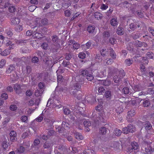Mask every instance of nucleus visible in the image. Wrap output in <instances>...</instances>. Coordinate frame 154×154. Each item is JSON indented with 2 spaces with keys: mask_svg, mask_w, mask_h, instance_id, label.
<instances>
[{
  "mask_svg": "<svg viewBox=\"0 0 154 154\" xmlns=\"http://www.w3.org/2000/svg\"><path fill=\"white\" fill-rule=\"evenodd\" d=\"M135 128L132 124H129L127 127H125L122 128V133L125 134H127L129 133H133L135 131Z\"/></svg>",
  "mask_w": 154,
  "mask_h": 154,
  "instance_id": "obj_1",
  "label": "nucleus"
},
{
  "mask_svg": "<svg viewBox=\"0 0 154 154\" xmlns=\"http://www.w3.org/2000/svg\"><path fill=\"white\" fill-rule=\"evenodd\" d=\"M109 130L108 128L105 127H102L100 128L99 130V133L100 135H101L102 137L103 136H105L109 134Z\"/></svg>",
  "mask_w": 154,
  "mask_h": 154,
  "instance_id": "obj_2",
  "label": "nucleus"
},
{
  "mask_svg": "<svg viewBox=\"0 0 154 154\" xmlns=\"http://www.w3.org/2000/svg\"><path fill=\"white\" fill-rule=\"evenodd\" d=\"M144 144H147V146L146 147L145 150L146 152L148 153V154H153L154 152V148H152V147L150 144H148L146 143V142L144 141Z\"/></svg>",
  "mask_w": 154,
  "mask_h": 154,
  "instance_id": "obj_3",
  "label": "nucleus"
},
{
  "mask_svg": "<svg viewBox=\"0 0 154 154\" xmlns=\"http://www.w3.org/2000/svg\"><path fill=\"white\" fill-rule=\"evenodd\" d=\"M72 94L75 97H76L78 100H80L82 98V95L81 91L74 90L72 91Z\"/></svg>",
  "mask_w": 154,
  "mask_h": 154,
  "instance_id": "obj_4",
  "label": "nucleus"
},
{
  "mask_svg": "<svg viewBox=\"0 0 154 154\" xmlns=\"http://www.w3.org/2000/svg\"><path fill=\"white\" fill-rule=\"evenodd\" d=\"M15 69V65H10L7 67L6 72L7 74H9L14 71Z\"/></svg>",
  "mask_w": 154,
  "mask_h": 154,
  "instance_id": "obj_5",
  "label": "nucleus"
},
{
  "mask_svg": "<svg viewBox=\"0 0 154 154\" xmlns=\"http://www.w3.org/2000/svg\"><path fill=\"white\" fill-rule=\"evenodd\" d=\"M122 78L119 75H115L113 77V80L115 83L120 84L122 82Z\"/></svg>",
  "mask_w": 154,
  "mask_h": 154,
  "instance_id": "obj_6",
  "label": "nucleus"
},
{
  "mask_svg": "<svg viewBox=\"0 0 154 154\" xmlns=\"http://www.w3.org/2000/svg\"><path fill=\"white\" fill-rule=\"evenodd\" d=\"M53 146V143L51 141H46L43 145L45 149H51Z\"/></svg>",
  "mask_w": 154,
  "mask_h": 154,
  "instance_id": "obj_7",
  "label": "nucleus"
},
{
  "mask_svg": "<svg viewBox=\"0 0 154 154\" xmlns=\"http://www.w3.org/2000/svg\"><path fill=\"white\" fill-rule=\"evenodd\" d=\"M116 32L118 35H122L124 34V29L120 25L119 26Z\"/></svg>",
  "mask_w": 154,
  "mask_h": 154,
  "instance_id": "obj_8",
  "label": "nucleus"
},
{
  "mask_svg": "<svg viewBox=\"0 0 154 154\" xmlns=\"http://www.w3.org/2000/svg\"><path fill=\"white\" fill-rule=\"evenodd\" d=\"M140 26L139 24L138 23H132L129 25L130 28L133 30L137 28L140 27Z\"/></svg>",
  "mask_w": 154,
  "mask_h": 154,
  "instance_id": "obj_9",
  "label": "nucleus"
},
{
  "mask_svg": "<svg viewBox=\"0 0 154 154\" xmlns=\"http://www.w3.org/2000/svg\"><path fill=\"white\" fill-rule=\"evenodd\" d=\"M10 76L12 81H15L19 78V77L15 71L12 72V74L10 75Z\"/></svg>",
  "mask_w": 154,
  "mask_h": 154,
  "instance_id": "obj_10",
  "label": "nucleus"
},
{
  "mask_svg": "<svg viewBox=\"0 0 154 154\" xmlns=\"http://www.w3.org/2000/svg\"><path fill=\"white\" fill-rule=\"evenodd\" d=\"M146 56L148 59H154V53L151 51L147 52Z\"/></svg>",
  "mask_w": 154,
  "mask_h": 154,
  "instance_id": "obj_11",
  "label": "nucleus"
},
{
  "mask_svg": "<svg viewBox=\"0 0 154 154\" xmlns=\"http://www.w3.org/2000/svg\"><path fill=\"white\" fill-rule=\"evenodd\" d=\"M12 24L15 25L18 24L20 22V19L18 18H13L11 19Z\"/></svg>",
  "mask_w": 154,
  "mask_h": 154,
  "instance_id": "obj_12",
  "label": "nucleus"
},
{
  "mask_svg": "<svg viewBox=\"0 0 154 154\" xmlns=\"http://www.w3.org/2000/svg\"><path fill=\"white\" fill-rule=\"evenodd\" d=\"M53 105L55 107H57V108H60L62 106L61 104V102L58 100H55L53 103Z\"/></svg>",
  "mask_w": 154,
  "mask_h": 154,
  "instance_id": "obj_13",
  "label": "nucleus"
},
{
  "mask_svg": "<svg viewBox=\"0 0 154 154\" xmlns=\"http://www.w3.org/2000/svg\"><path fill=\"white\" fill-rule=\"evenodd\" d=\"M143 89V87L138 85H135L134 87V89L135 92L142 91Z\"/></svg>",
  "mask_w": 154,
  "mask_h": 154,
  "instance_id": "obj_14",
  "label": "nucleus"
},
{
  "mask_svg": "<svg viewBox=\"0 0 154 154\" xmlns=\"http://www.w3.org/2000/svg\"><path fill=\"white\" fill-rule=\"evenodd\" d=\"M40 141L38 139H35L33 142V145L31 146V149H32L35 148V146H38L40 143Z\"/></svg>",
  "mask_w": 154,
  "mask_h": 154,
  "instance_id": "obj_15",
  "label": "nucleus"
},
{
  "mask_svg": "<svg viewBox=\"0 0 154 154\" xmlns=\"http://www.w3.org/2000/svg\"><path fill=\"white\" fill-rule=\"evenodd\" d=\"M104 96L106 98H109V99H110L112 96L111 91L109 90L106 91L104 94Z\"/></svg>",
  "mask_w": 154,
  "mask_h": 154,
  "instance_id": "obj_16",
  "label": "nucleus"
},
{
  "mask_svg": "<svg viewBox=\"0 0 154 154\" xmlns=\"http://www.w3.org/2000/svg\"><path fill=\"white\" fill-rule=\"evenodd\" d=\"M144 126L146 130H150L152 127V125L149 121H146L145 122Z\"/></svg>",
  "mask_w": 154,
  "mask_h": 154,
  "instance_id": "obj_17",
  "label": "nucleus"
},
{
  "mask_svg": "<svg viewBox=\"0 0 154 154\" xmlns=\"http://www.w3.org/2000/svg\"><path fill=\"white\" fill-rule=\"evenodd\" d=\"M101 83L105 86H109L111 83V81L107 79L105 80H101Z\"/></svg>",
  "mask_w": 154,
  "mask_h": 154,
  "instance_id": "obj_18",
  "label": "nucleus"
},
{
  "mask_svg": "<svg viewBox=\"0 0 154 154\" xmlns=\"http://www.w3.org/2000/svg\"><path fill=\"white\" fill-rule=\"evenodd\" d=\"M61 125L66 130H68L69 128V125L67 122H63Z\"/></svg>",
  "mask_w": 154,
  "mask_h": 154,
  "instance_id": "obj_19",
  "label": "nucleus"
},
{
  "mask_svg": "<svg viewBox=\"0 0 154 154\" xmlns=\"http://www.w3.org/2000/svg\"><path fill=\"white\" fill-rule=\"evenodd\" d=\"M143 100V106L147 107L150 106V103L149 99H144Z\"/></svg>",
  "mask_w": 154,
  "mask_h": 154,
  "instance_id": "obj_20",
  "label": "nucleus"
},
{
  "mask_svg": "<svg viewBox=\"0 0 154 154\" xmlns=\"http://www.w3.org/2000/svg\"><path fill=\"white\" fill-rule=\"evenodd\" d=\"M110 55L111 57L113 59H115L116 58V53L114 52L113 49L111 48H110Z\"/></svg>",
  "mask_w": 154,
  "mask_h": 154,
  "instance_id": "obj_21",
  "label": "nucleus"
},
{
  "mask_svg": "<svg viewBox=\"0 0 154 154\" xmlns=\"http://www.w3.org/2000/svg\"><path fill=\"white\" fill-rule=\"evenodd\" d=\"M56 130L57 131H58L59 133H60L66 132V130L63 128L61 125L58 126V127L56 128Z\"/></svg>",
  "mask_w": 154,
  "mask_h": 154,
  "instance_id": "obj_22",
  "label": "nucleus"
},
{
  "mask_svg": "<svg viewBox=\"0 0 154 154\" xmlns=\"http://www.w3.org/2000/svg\"><path fill=\"white\" fill-rule=\"evenodd\" d=\"M131 146L132 148L134 150H137L138 148V143L135 142H134L131 143Z\"/></svg>",
  "mask_w": 154,
  "mask_h": 154,
  "instance_id": "obj_23",
  "label": "nucleus"
},
{
  "mask_svg": "<svg viewBox=\"0 0 154 154\" xmlns=\"http://www.w3.org/2000/svg\"><path fill=\"white\" fill-rule=\"evenodd\" d=\"M78 79V81L79 82H81V84H83L84 82L85 79V77L82 76V75H79V76L76 77Z\"/></svg>",
  "mask_w": 154,
  "mask_h": 154,
  "instance_id": "obj_24",
  "label": "nucleus"
},
{
  "mask_svg": "<svg viewBox=\"0 0 154 154\" xmlns=\"http://www.w3.org/2000/svg\"><path fill=\"white\" fill-rule=\"evenodd\" d=\"M119 76L120 77L122 78V79L125 76V73L124 71L122 69H120L119 71Z\"/></svg>",
  "mask_w": 154,
  "mask_h": 154,
  "instance_id": "obj_25",
  "label": "nucleus"
},
{
  "mask_svg": "<svg viewBox=\"0 0 154 154\" xmlns=\"http://www.w3.org/2000/svg\"><path fill=\"white\" fill-rule=\"evenodd\" d=\"M95 29V27L94 26L89 25L87 27V30L90 33L93 32Z\"/></svg>",
  "mask_w": 154,
  "mask_h": 154,
  "instance_id": "obj_26",
  "label": "nucleus"
},
{
  "mask_svg": "<svg viewBox=\"0 0 154 154\" xmlns=\"http://www.w3.org/2000/svg\"><path fill=\"white\" fill-rule=\"evenodd\" d=\"M34 37L38 39H41L43 38V35L39 32H36L34 34Z\"/></svg>",
  "mask_w": 154,
  "mask_h": 154,
  "instance_id": "obj_27",
  "label": "nucleus"
},
{
  "mask_svg": "<svg viewBox=\"0 0 154 154\" xmlns=\"http://www.w3.org/2000/svg\"><path fill=\"white\" fill-rule=\"evenodd\" d=\"M110 23L112 26H115L118 23L117 20L115 18H112L111 20Z\"/></svg>",
  "mask_w": 154,
  "mask_h": 154,
  "instance_id": "obj_28",
  "label": "nucleus"
},
{
  "mask_svg": "<svg viewBox=\"0 0 154 154\" xmlns=\"http://www.w3.org/2000/svg\"><path fill=\"white\" fill-rule=\"evenodd\" d=\"M110 35V34L109 31H105L103 33V36L104 38H108Z\"/></svg>",
  "mask_w": 154,
  "mask_h": 154,
  "instance_id": "obj_29",
  "label": "nucleus"
},
{
  "mask_svg": "<svg viewBox=\"0 0 154 154\" xmlns=\"http://www.w3.org/2000/svg\"><path fill=\"white\" fill-rule=\"evenodd\" d=\"M74 86L75 88V89H74V90L80 91V89H81V85L79 83H76L75 84Z\"/></svg>",
  "mask_w": 154,
  "mask_h": 154,
  "instance_id": "obj_30",
  "label": "nucleus"
},
{
  "mask_svg": "<svg viewBox=\"0 0 154 154\" xmlns=\"http://www.w3.org/2000/svg\"><path fill=\"white\" fill-rule=\"evenodd\" d=\"M22 29L23 27L21 25H17L15 27V30L18 32H20L22 30Z\"/></svg>",
  "mask_w": 154,
  "mask_h": 154,
  "instance_id": "obj_31",
  "label": "nucleus"
},
{
  "mask_svg": "<svg viewBox=\"0 0 154 154\" xmlns=\"http://www.w3.org/2000/svg\"><path fill=\"white\" fill-rule=\"evenodd\" d=\"M30 132L29 131L23 133L22 136L23 139H25L26 137H28L29 136Z\"/></svg>",
  "mask_w": 154,
  "mask_h": 154,
  "instance_id": "obj_32",
  "label": "nucleus"
},
{
  "mask_svg": "<svg viewBox=\"0 0 154 154\" xmlns=\"http://www.w3.org/2000/svg\"><path fill=\"white\" fill-rule=\"evenodd\" d=\"M39 61L38 58L36 56L33 57L31 59V62L32 63H36Z\"/></svg>",
  "mask_w": 154,
  "mask_h": 154,
  "instance_id": "obj_33",
  "label": "nucleus"
},
{
  "mask_svg": "<svg viewBox=\"0 0 154 154\" xmlns=\"http://www.w3.org/2000/svg\"><path fill=\"white\" fill-rule=\"evenodd\" d=\"M122 133V131H121L120 129L116 128L115 130V134L118 137L120 136Z\"/></svg>",
  "mask_w": 154,
  "mask_h": 154,
  "instance_id": "obj_34",
  "label": "nucleus"
},
{
  "mask_svg": "<svg viewBox=\"0 0 154 154\" xmlns=\"http://www.w3.org/2000/svg\"><path fill=\"white\" fill-rule=\"evenodd\" d=\"M88 74V71L87 70H83L81 72L80 75H82L84 77H86L87 75Z\"/></svg>",
  "mask_w": 154,
  "mask_h": 154,
  "instance_id": "obj_35",
  "label": "nucleus"
},
{
  "mask_svg": "<svg viewBox=\"0 0 154 154\" xmlns=\"http://www.w3.org/2000/svg\"><path fill=\"white\" fill-rule=\"evenodd\" d=\"M96 61L98 62H100L102 61V57L100 54H97L95 57Z\"/></svg>",
  "mask_w": 154,
  "mask_h": 154,
  "instance_id": "obj_36",
  "label": "nucleus"
},
{
  "mask_svg": "<svg viewBox=\"0 0 154 154\" xmlns=\"http://www.w3.org/2000/svg\"><path fill=\"white\" fill-rule=\"evenodd\" d=\"M10 51H9L7 49H5L2 52H1V55L3 56H6L8 54H9Z\"/></svg>",
  "mask_w": 154,
  "mask_h": 154,
  "instance_id": "obj_37",
  "label": "nucleus"
},
{
  "mask_svg": "<svg viewBox=\"0 0 154 154\" xmlns=\"http://www.w3.org/2000/svg\"><path fill=\"white\" fill-rule=\"evenodd\" d=\"M84 125L85 127L88 128V127H90L91 125V123L88 121H85L84 122Z\"/></svg>",
  "mask_w": 154,
  "mask_h": 154,
  "instance_id": "obj_38",
  "label": "nucleus"
},
{
  "mask_svg": "<svg viewBox=\"0 0 154 154\" xmlns=\"http://www.w3.org/2000/svg\"><path fill=\"white\" fill-rule=\"evenodd\" d=\"M52 41L55 43H57L58 40V37L56 35H54L52 36Z\"/></svg>",
  "mask_w": 154,
  "mask_h": 154,
  "instance_id": "obj_39",
  "label": "nucleus"
},
{
  "mask_svg": "<svg viewBox=\"0 0 154 154\" xmlns=\"http://www.w3.org/2000/svg\"><path fill=\"white\" fill-rule=\"evenodd\" d=\"M8 10L10 12L13 13L16 10L15 6L11 5L10 8L8 9Z\"/></svg>",
  "mask_w": 154,
  "mask_h": 154,
  "instance_id": "obj_40",
  "label": "nucleus"
},
{
  "mask_svg": "<svg viewBox=\"0 0 154 154\" xmlns=\"http://www.w3.org/2000/svg\"><path fill=\"white\" fill-rule=\"evenodd\" d=\"M98 92L100 94H102V93H104L106 91L105 89L103 86H100L98 88Z\"/></svg>",
  "mask_w": 154,
  "mask_h": 154,
  "instance_id": "obj_41",
  "label": "nucleus"
},
{
  "mask_svg": "<svg viewBox=\"0 0 154 154\" xmlns=\"http://www.w3.org/2000/svg\"><path fill=\"white\" fill-rule=\"evenodd\" d=\"M75 137L79 140H82L83 139V137L82 135L80 133H77L76 136H75Z\"/></svg>",
  "mask_w": 154,
  "mask_h": 154,
  "instance_id": "obj_42",
  "label": "nucleus"
},
{
  "mask_svg": "<svg viewBox=\"0 0 154 154\" xmlns=\"http://www.w3.org/2000/svg\"><path fill=\"white\" fill-rule=\"evenodd\" d=\"M85 78L87 79L88 81H91L94 78L93 75L91 74H88L85 77Z\"/></svg>",
  "mask_w": 154,
  "mask_h": 154,
  "instance_id": "obj_43",
  "label": "nucleus"
},
{
  "mask_svg": "<svg viewBox=\"0 0 154 154\" xmlns=\"http://www.w3.org/2000/svg\"><path fill=\"white\" fill-rule=\"evenodd\" d=\"M49 123H47L48 129H52L54 127L53 123L52 121H49Z\"/></svg>",
  "mask_w": 154,
  "mask_h": 154,
  "instance_id": "obj_44",
  "label": "nucleus"
},
{
  "mask_svg": "<svg viewBox=\"0 0 154 154\" xmlns=\"http://www.w3.org/2000/svg\"><path fill=\"white\" fill-rule=\"evenodd\" d=\"M131 36L133 39L135 40L139 38L138 33H135L134 32L132 33Z\"/></svg>",
  "mask_w": 154,
  "mask_h": 154,
  "instance_id": "obj_45",
  "label": "nucleus"
},
{
  "mask_svg": "<svg viewBox=\"0 0 154 154\" xmlns=\"http://www.w3.org/2000/svg\"><path fill=\"white\" fill-rule=\"evenodd\" d=\"M41 22L43 25H47L48 23V20L46 18H44L42 20Z\"/></svg>",
  "mask_w": 154,
  "mask_h": 154,
  "instance_id": "obj_46",
  "label": "nucleus"
},
{
  "mask_svg": "<svg viewBox=\"0 0 154 154\" xmlns=\"http://www.w3.org/2000/svg\"><path fill=\"white\" fill-rule=\"evenodd\" d=\"M122 91L125 94H127L129 92V89L128 87H125L122 89Z\"/></svg>",
  "mask_w": 154,
  "mask_h": 154,
  "instance_id": "obj_47",
  "label": "nucleus"
},
{
  "mask_svg": "<svg viewBox=\"0 0 154 154\" xmlns=\"http://www.w3.org/2000/svg\"><path fill=\"white\" fill-rule=\"evenodd\" d=\"M116 39L114 38H111L109 39V42L112 45H114L116 44Z\"/></svg>",
  "mask_w": 154,
  "mask_h": 154,
  "instance_id": "obj_48",
  "label": "nucleus"
},
{
  "mask_svg": "<svg viewBox=\"0 0 154 154\" xmlns=\"http://www.w3.org/2000/svg\"><path fill=\"white\" fill-rule=\"evenodd\" d=\"M48 44L46 42L42 43L41 45L42 48L44 50H46L48 49Z\"/></svg>",
  "mask_w": 154,
  "mask_h": 154,
  "instance_id": "obj_49",
  "label": "nucleus"
},
{
  "mask_svg": "<svg viewBox=\"0 0 154 154\" xmlns=\"http://www.w3.org/2000/svg\"><path fill=\"white\" fill-rule=\"evenodd\" d=\"M143 42L139 41H136V45L137 47H141L142 46Z\"/></svg>",
  "mask_w": 154,
  "mask_h": 154,
  "instance_id": "obj_50",
  "label": "nucleus"
},
{
  "mask_svg": "<svg viewBox=\"0 0 154 154\" xmlns=\"http://www.w3.org/2000/svg\"><path fill=\"white\" fill-rule=\"evenodd\" d=\"M79 107L80 108V109H79V110H81V109H83V112L84 111V108L85 107V105L84 104H83V103H80L79 104Z\"/></svg>",
  "mask_w": 154,
  "mask_h": 154,
  "instance_id": "obj_51",
  "label": "nucleus"
},
{
  "mask_svg": "<svg viewBox=\"0 0 154 154\" xmlns=\"http://www.w3.org/2000/svg\"><path fill=\"white\" fill-rule=\"evenodd\" d=\"M86 54L83 52H81L79 54V57L81 59H84L85 57Z\"/></svg>",
  "mask_w": 154,
  "mask_h": 154,
  "instance_id": "obj_52",
  "label": "nucleus"
},
{
  "mask_svg": "<svg viewBox=\"0 0 154 154\" xmlns=\"http://www.w3.org/2000/svg\"><path fill=\"white\" fill-rule=\"evenodd\" d=\"M10 109L12 111H15L17 109V107L16 105H11L10 107Z\"/></svg>",
  "mask_w": 154,
  "mask_h": 154,
  "instance_id": "obj_53",
  "label": "nucleus"
},
{
  "mask_svg": "<svg viewBox=\"0 0 154 154\" xmlns=\"http://www.w3.org/2000/svg\"><path fill=\"white\" fill-rule=\"evenodd\" d=\"M63 112L65 115H69L70 113V111L69 109L65 108L64 109Z\"/></svg>",
  "mask_w": 154,
  "mask_h": 154,
  "instance_id": "obj_54",
  "label": "nucleus"
},
{
  "mask_svg": "<svg viewBox=\"0 0 154 154\" xmlns=\"http://www.w3.org/2000/svg\"><path fill=\"white\" fill-rule=\"evenodd\" d=\"M9 134L10 137H16L17 136L16 133L14 131H11L10 133Z\"/></svg>",
  "mask_w": 154,
  "mask_h": 154,
  "instance_id": "obj_55",
  "label": "nucleus"
},
{
  "mask_svg": "<svg viewBox=\"0 0 154 154\" xmlns=\"http://www.w3.org/2000/svg\"><path fill=\"white\" fill-rule=\"evenodd\" d=\"M103 106L101 105H98L96 107V109L98 112L101 111Z\"/></svg>",
  "mask_w": 154,
  "mask_h": 154,
  "instance_id": "obj_56",
  "label": "nucleus"
},
{
  "mask_svg": "<svg viewBox=\"0 0 154 154\" xmlns=\"http://www.w3.org/2000/svg\"><path fill=\"white\" fill-rule=\"evenodd\" d=\"M106 63H107L108 64L110 65L113 62V59L111 58H108L106 59Z\"/></svg>",
  "mask_w": 154,
  "mask_h": 154,
  "instance_id": "obj_57",
  "label": "nucleus"
},
{
  "mask_svg": "<svg viewBox=\"0 0 154 154\" xmlns=\"http://www.w3.org/2000/svg\"><path fill=\"white\" fill-rule=\"evenodd\" d=\"M1 97L5 100H6L8 98V94L5 93H2L1 95Z\"/></svg>",
  "mask_w": 154,
  "mask_h": 154,
  "instance_id": "obj_58",
  "label": "nucleus"
},
{
  "mask_svg": "<svg viewBox=\"0 0 154 154\" xmlns=\"http://www.w3.org/2000/svg\"><path fill=\"white\" fill-rule=\"evenodd\" d=\"M72 57L71 55L69 53H66L65 54V59L67 60H69Z\"/></svg>",
  "mask_w": 154,
  "mask_h": 154,
  "instance_id": "obj_59",
  "label": "nucleus"
},
{
  "mask_svg": "<svg viewBox=\"0 0 154 154\" xmlns=\"http://www.w3.org/2000/svg\"><path fill=\"white\" fill-rule=\"evenodd\" d=\"M6 63V61L5 60H2L0 61V68H2L5 65Z\"/></svg>",
  "mask_w": 154,
  "mask_h": 154,
  "instance_id": "obj_60",
  "label": "nucleus"
},
{
  "mask_svg": "<svg viewBox=\"0 0 154 154\" xmlns=\"http://www.w3.org/2000/svg\"><path fill=\"white\" fill-rule=\"evenodd\" d=\"M25 148L23 146H20L18 149V152L20 153L23 152Z\"/></svg>",
  "mask_w": 154,
  "mask_h": 154,
  "instance_id": "obj_61",
  "label": "nucleus"
},
{
  "mask_svg": "<svg viewBox=\"0 0 154 154\" xmlns=\"http://www.w3.org/2000/svg\"><path fill=\"white\" fill-rule=\"evenodd\" d=\"M20 85L16 84H15L14 86V89L15 91H17L20 90Z\"/></svg>",
  "mask_w": 154,
  "mask_h": 154,
  "instance_id": "obj_62",
  "label": "nucleus"
},
{
  "mask_svg": "<svg viewBox=\"0 0 154 154\" xmlns=\"http://www.w3.org/2000/svg\"><path fill=\"white\" fill-rule=\"evenodd\" d=\"M70 62L69 61H66V60H64L62 63L63 66L65 67L67 66L69 64Z\"/></svg>",
  "mask_w": 154,
  "mask_h": 154,
  "instance_id": "obj_63",
  "label": "nucleus"
},
{
  "mask_svg": "<svg viewBox=\"0 0 154 154\" xmlns=\"http://www.w3.org/2000/svg\"><path fill=\"white\" fill-rule=\"evenodd\" d=\"M149 3L148 2H146V4L143 6V8L146 10H147L149 9Z\"/></svg>",
  "mask_w": 154,
  "mask_h": 154,
  "instance_id": "obj_64",
  "label": "nucleus"
}]
</instances>
